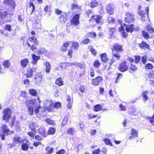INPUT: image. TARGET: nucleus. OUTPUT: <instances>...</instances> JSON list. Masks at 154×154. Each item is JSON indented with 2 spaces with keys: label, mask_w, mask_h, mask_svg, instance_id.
<instances>
[{
  "label": "nucleus",
  "mask_w": 154,
  "mask_h": 154,
  "mask_svg": "<svg viewBox=\"0 0 154 154\" xmlns=\"http://www.w3.org/2000/svg\"><path fill=\"white\" fill-rule=\"evenodd\" d=\"M149 79L154 78V72L153 71H151L149 74Z\"/></svg>",
  "instance_id": "obj_54"
},
{
  "label": "nucleus",
  "mask_w": 154,
  "mask_h": 154,
  "mask_svg": "<svg viewBox=\"0 0 154 154\" xmlns=\"http://www.w3.org/2000/svg\"><path fill=\"white\" fill-rule=\"evenodd\" d=\"M2 113V118L3 120L5 121L6 122H8L11 115V110L10 109L7 108L3 111Z\"/></svg>",
  "instance_id": "obj_1"
},
{
  "label": "nucleus",
  "mask_w": 154,
  "mask_h": 154,
  "mask_svg": "<svg viewBox=\"0 0 154 154\" xmlns=\"http://www.w3.org/2000/svg\"><path fill=\"white\" fill-rule=\"evenodd\" d=\"M46 50L44 48H41L35 51V53L38 55H42L46 52Z\"/></svg>",
  "instance_id": "obj_24"
},
{
  "label": "nucleus",
  "mask_w": 154,
  "mask_h": 154,
  "mask_svg": "<svg viewBox=\"0 0 154 154\" xmlns=\"http://www.w3.org/2000/svg\"><path fill=\"white\" fill-rule=\"evenodd\" d=\"M98 5V2L96 0H94L91 2L90 6L91 8H94L96 7Z\"/></svg>",
  "instance_id": "obj_41"
},
{
  "label": "nucleus",
  "mask_w": 154,
  "mask_h": 154,
  "mask_svg": "<svg viewBox=\"0 0 154 154\" xmlns=\"http://www.w3.org/2000/svg\"><path fill=\"white\" fill-rule=\"evenodd\" d=\"M67 117L66 116H64L62 121V124L63 125H66L67 122Z\"/></svg>",
  "instance_id": "obj_56"
},
{
  "label": "nucleus",
  "mask_w": 154,
  "mask_h": 154,
  "mask_svg": "<svg viewBox=\"0 0 154 154\" xmlns=\"http://www.w3.org/2000/svg\"><path fill=\"white\" fill-rule=\"evenodd\" d=\"M131 113L134 115H136L138 113V112L137 111V110L136 109L134 108L132 110V111L131 112Z\"/></svg>",
  "instance_id": "obj_60"
},
{
  "label": "nucleus",
  "mask_w": 154,
  "mask_h": 154,
  "mask_svg": "<svg viewBox=\"0 0 154 154\" xmlns=\"http://www.w3.org/2000/svg\"><path fill=\"white\" fill-rule=\"evenodd\" d=\"M75 130L74 128H69L67 131V133L69 135H72L75 133Z\"/></svg>",
  "instance_id": "obj_42"
},
{
  "label": "nucleus",
  "mask_w": 154,
  "mask_h": 154,
  "mask_svg": "<svg viewBox=\"0 0 154 154\" xmlns=\"http://www.w3.org/2000/svg\"><path fill=\"white\" fill-rule=\"evenodd\" d=\"M142 33L143 36L146 38H148L149 37V35L148 33L146 32L145 30L142 31Z\"/></svg>",
  "instance_id": "obj_48"
},
{
  "label": "nucleus",
  "mask_w": 154,
  "mask_h": 154,
  "mask_svg": "<svg viewBox=\"0 0 154 154\" xmlns=\"http://www.w3.org/2000/svg\"><path fill=\"white\" fill-rule=\"evenodd\" d=\"M103 141L106 144L112 146V144L109 139L106 138L104 139Z\"/></svg>",
  "instance_id": "obj_43"
},
{
  "label": "nucleus",
  "mask_w": 154,
  "mask_h": 154,
  "mask_svg": "<svg viewBox=\"0 0 154 154\" xmlns=\"http://www.w3.org/2000/svg\"><path fill=\"white\" fill-rule=\"evenodd\" d=\"M102 80V78L101 77L98 76L92 79L91 83L93 85H98L100 84Z\"/></svg>",
  "instance_id": "obj_11"
},
{
  "label": "nucleus",
  "mask_w": 154,
  "mask_h": 154,
  "mask_svg": "<svg viewBox=\"0 0 154 154\" xmlns=\"http://www.w3.org/2000/svg\"><path fill=\"white\" fill-rule=\"evenodd\" d=\"M35 83L39 85L42 81V76L41 73H36L34 76Z\"/></svg>",
  "instance_id": "obj_9"
},
{
  "label": "nucleus",
  "mask_w": 154,
  "mask_h": 154,
  "mask_svg": "<svg viewBox=\"0 0 154 154\" xmlns=\"http://www.w3.org/2000/svg\"><path fill=\"white\" fill-rule=\"evenodd\" d=\"M146 29L149 33H152L154 32V29L150 25H148L146 26Z\"/></svg>",
  "instance_id": "obj_44"
},
{
  "label": "nucleus",
  "mask_w": 154,
  "mask_h": 154,
  "mask_svg": "<svg viewBox=\"0 0 154 154\" xmlns=\"http://www.w3.org/2000/svg\"><path fill=\"white\" fill-rule=\"evenodd\" d=\"M128 63L127 61H123L119 66V70L122 72L126 71L128 68Z\"/></svg>",
  "instance_id": "obj_5"
},
{
  "label": "nucleus",
  "mask_w": 154,
  "mask_h": 154,
  "mask_svg": "<svg viewBox=\"0 0 154 154\" xmlns=\"http://www.w3.org/2000/svg\"><path fill=\"white\" fill-rule=\"evenodd\" d=\"M15 129L18 131L20 132V131L19 122L18 121H17L16 122Z\"/></svg>",
  "instance_id": "obj_45"
},
{
  "label": "nucleus",
  "mask_w": 154,
  "mask_h": 154,
  "mask_svg": "<svg viewBox=\"0 0 154 154\" xmlns=\"http://www.w3.org/2000/svg\"><path fill=\"white\" fill-rule=\"evenodd\" d=\"M90 50L93 55H95L97 54V52L93 48L92 46L89 47Z\"/></svg>",
  "instance_id": "obj_52"
},
{
  "label": "nucleus",
  "mask_w": 154,
  "mask_h": 154,
  "mask_svg": "<svg viewBox=\"0 0 154 154\" xmlns=\"http://www.w3.org/2000/svg\"><path fill=\"white\" fill-rule=\"evenodd\" d=\"M3 2L10 6L13 8H14L15 7L14 2L13 0H3Z\"/></svg>",
  "instance_id": "obj_14"
},
{
  "label": "nucleus",
  "mask_w": 154,
  "mask_h": 154,
  "mask_svg": "<svg viewBox=\"0 0 154 154\" xmlns=\"http://www.w3.org/2000/svg\"><path fill=\"white\" fill-rule=\"evenodd\" d=\"M107 21L109 23H114L115 20L114 18L110 16H108Z\"/></svg>",
  "instance_id": "obj_47"
},
{
  "label": "nucleus",
  "mask_w": 154,
  "mask_h": 154,
  "mask_svg": "<svg viewBox=\"0 0 154 154\" xmlns=\"http://www.w3.org/2000/svg\"><path fill=\"white\" fill-rule=\"evenodd\" d=\"M79 90L82 92H85V86L83 85H81Z\"/></svg>",
  "instance_id": "obj_62"
},
{
  "label": "nucleus",
  "mask_w": 154,
  "mask_h": 154,
  "mask_svg": "<svg viewBox=\"0 0 154 154\" xmlns=\"http://www.w3.org/2000/svg\"><path fill=\"white\" fill-rule=\"evenodd\" d=\"M153 66L150 63L147 64L145 66L146 69H150L153 68Z\"/></svg>",
  "instance_id": "obj_58"
},
{
  "label": "nucleus",
  "mask_w": 154,
  "mask_h": 154,
  "mask_svg": "<svg viewBox=\"0 0 154 154\" xmlns=\"http://www.w3.org/2000/svg\"><path fill=\"white\" fill-rule=\"evenodd\" d=\"M72 45L73 48L76 50L78 49L79 47V44L77 42H73Z\"/></svg>",
  "instance_id": "obj_50"
},
{
  "label": "nucleus",
  "mask_w": 154,
  "mask_h": 154,
  "mask_svg": "<svg viewBox=\"0 0 154 154\" xmlns=\"http://www.w3.org/2000/svg\"><path fill=\"white\" fill-rule=\"evenodd\" d=\"M12 15L8 11H4L1 13L0 12V25H2L3 23V20L6 17L7 18Z\"/></svg>",
  "instance_id": "obj_3"
},
{
  "label": "nucleus",
  "mask_w": 154,
  "mask_h": 154,
  "mask_svg": "<svg viewBox=\"0 0 154 154\" xmlns=\"http://www.w3.org/2000/svg\"><path fill=\"white\" fill-rule=\"evenodd\" d=\"M102 19V17L98 15H92L91 17V20H94L97 23H99Z\"/></svg>",
  "instance_id": "obj_19"
},
{
  "label": "nucleus",
  "mask_w": 154,
  "mask_h": 154,
  "mask_svg": "<svg viewBox=\"0 0 154 154\" xmlns=\"http://www.w3.org/2000/svg\"><path fill=\"white\" fill-rule=\"evenodd\" d=\"M30 2L29 3V7H32V12L31 13V14H32L33 12L35 11V7L34 5V4L32 2L34 1V0H29Z\"/></svg>",
  "instance_id": "obj_37"
},
{
  "label": "nucleus",
  "mask_w": 154,
  "mask_h": 154,
  "mask_svg": "<svg viewBox=\"0 0 154 154\" xmlns=\"http://www.w3.org/2000/svg\"><path fill=\"white\" fill-rule=\"evenodd\" d=\"M131 69L133 71H135L137 69V68L134 63H131L130 67Z\"/></svg>",
  "instance_id": "obj_53"
},
{
  "label": "nucleus",
  "mask_w": 154,
  "mask_h": 154,
  "mask_svg": "<svg viewBox=\"0 0 154 154\" xmlns=\"http://www.w3.org/2000/svg\"><path fill=\"white\" fill-rule=\"evenodd\" d=\"M71 65H76L81 69L84 68L85 66L84 63H71Z\"/></svg>",
  "instance_id": "obj_33"
},
{
  "label": "nucleus",
  "mask_w": 154,
  "mask_h": 154,
  "mask_svg": "<svg viewBox=\"0 0 154 154\" xmlns=\"http://www.w3.org/2000/svg\"><path fill=\"white\" fill-rule=\"evenodd\" d=\"M112 53L113 56L117 58V60H119L120 57V54L113 51L112 48Z\"/></svg>",
  "instance_id": "obj_36"
},
{
  "label": "nucleus",
  "mask_w": 154,
  "mask_h": 154,
  "mask_svg": "<svg viewBox=\"0 0 154 154\" xmlns=\"http://www.w3.org/2000/svg\"><path fill=\"white\" fill-rule=\"evenodd\" d=\"M38 131L40 134L44 137H46L48 134L46 132L45 128L41 127L39 128Z\"/></svg>",
  "instance_id": "obj_18"
},
{
  "label": "nucleus",
  "mask_w": 154,
  "mask_h": 154,
  "mask_svg": "<svg viewBox=\"0 0 154 154\" xmlns=\"http://www.w3.org/2000/svg\"><path fill=\"white\" fill-rule=\"evenodd\" d=\"M36 132L34 131H30L28 133V134L31 137H33L35 135Z\"/></svg>",
  "instance_id": "obj_63"
},
{
  "label": "nucleus",
  "mask_w": 154,
  "mask_h": 154,
  "mask_svg": "<svg viewBox=\"0 0 154 154\" xmlns=\"http://www.w3.org/2000/svg\"><path fill=\"white\" fill-rule=\"evenodd\" d=\"M10 63L9 60H5L3 63V65L5 68H8L10 66Z\"/></svg>",
  "instance_id": "obj_38"
},
{
  "label": "nucleus",
  "mask_w": 154,
  "mask_h": 154,
  "mask_svg": "<svg viewBox=\"0 0 154 154\" xmlns=\"http://www.w3.org/2000/svg\"><path fill=\"white\" fill-rule=\"evenodd\" d=\"M138 45L139 46L141 49H145L146 48L147 49H149L150 48L149 45L144 41H142L141 43L138 44Z\"/></svg>",
  "instance_id": "obj_15"
},
{
  "label": "nucleus",
  "mask_w": 154,
  "mask_h": 154,
  "mask_svg": "<svg viewBox=\"0 0 154 154\" xmlns=\"http://www.w3.org/2000/svg\"><path fill=\"white\" fill-rule=\"evenodd\" d=\"M5 29L9 32H11L12 30L11 26L9 24H7L5 26Z\"/></svg>",
  "instance_id": "obj_51"
},
{
  "label": "nucleus",
  "mask_w": 154,
  "mask_h": 154,
  "mask_svg": "<svg viewBox=\"0 0 154 154\" xmlns=\"http://www.w3.org/2000/svg\"><path fill=\"white\" fill-rule=\"evenodd\" d=\"M22 139L20 137H19L17 135H15L14 139V142H21L22 141Z\"/></svg>",
  "instance_id": "obj_31"
},
{
  "label": "nucleus",
  "mask_w": 154,
  "mask_h": 154,
  "mask_svg": "<svg viewBox=\"0 0 154 154\" xmlns=\"http://www.w3.org/2000/svg\"><path fill=\"white\" fill-rule=\"evenodd\" d=\"M31 56L33 60L32 63L33 64H35L37 63L38 60L40 59V57L39 56H37L34 54H32Z\"/></svg>",
  "instance_id": "obj_23"
},
{
  "label": "nucleus",
  "mask_w": 154,
  "mask_h": 154,
  "mask_svg": "<svg viewBox=\"0 0 154 154\" xmlns=\"http://www.w3.org/2000/svg\"><path fill=\"white\" fill-rule=\"evenodd\" d=\"M79 14L75 15L71 20V24L73 25L77 26L79 23Z\"/></svg>",
  "instance_id": "obj_10"
},
{
  "label": "nucleus",
  "mask_w": 154,
  "mask_h": 154,
  "mask_svg": "<svg viewBox=\"0 0 154 154\" xmlns=\"http://www.w3.org/2000/svg\"><path fill=\"white\" fill-rule=\"evenodd\" d=\"M15 120L16 119L14 117H13L12 118V119L9 122V125L10 126H12L14 125V123L15 121Z\"/></svg>",
  "instance_id": "obj_55"
},
{
  "label": "nucleus",
  "mask_w": 154,
  "mask_h": 154,
  "mask_svg": "<svg viewBox=\"0 0 154 154\" xmlns=\"http://www.w3.org/2000/svg\"><path fill=\"white\" fill-rule=\"evenodd\" d=\"M44 65H45L46 66L45 71L47 73H49L51 69V65L50 63L48 62H45L44 63Z\"/></svg>",
  "instance_id": "obj_25"
},
{
  "label": "nucleus",
  "mask_w": 154,
  "mask_h": 154,
  "mask_svg": "<svg viewBox=\"0 0 154 154\" xmlns=\"http://www.w3.org/2000/svg\"><path fill=\"white\" fill-rule=\"evenodd\" d=\"M32 102V100H31L29 101L27 100V101L26 102L27 105L28 106V111L29 113V114L30 115H32L33 112V104Z\"/></svg>",
  "instance_id": "obj_7"
},
{
  "label": "nucleus",
  "mask_w": 154,
  "mask_h": 154,
  "mask_svg": "<svg viewBox=\"0 0 154 154\" xmlns=\"http://www.w3.org/2000/svg\"><path fill=\"white\" fill-rule=\"evenodd\" d=\"M29 40L31 42H32L34 45H36L37 43V40L35 36H32L29 38Z\"/></svg>",
  "instance_id": "obj_34"
},
{
  "label": "nucleus",
  "mask_w": 154,
  "mask_h": 154,
  "mask_svg": "<svg viewBox=\"0 0 154 154\" xmlns=\"http://www.w3.org/2000/svg\"><path fill=\"white\" fill-rule=\"evenodd\" d=\"M38 125L36 122H31L29 124V128L32 131L36 132V129L39 127Z\"/></svg>",
  "instance_id": "obj_12"
},
{
  "label": "nucleus",
  "mask_w": 154,
  "mask_h": 154,
  "mask_svg": "<svg viewBox=\"0 0 154 154\" xmlns=\"http://www.w3.org/2000/svg\"><path fill=\"white\" fill-rule=\"evenodd\" d=\"M61 106V103L59 102H57L55 103L54 105V107L57 109L59 108Z\"/></svg>",
  "instance_id": "obj_59"
},
{
  "label": "nucleus",
  "mask_w": 154,
  "mask_h": 154,
  "mask_svg": "<svg viewBox=\"0 0 154 154\" xmlns=\"http://www.w3.org/2000/svg\"><path fill=\"white\" fill-rule=\"evenodd\" d=\"M30 94L33 96H36L37 94L36 91L34 89H30L29 91Z\"/></svg>",
  "instance_id": "obj_40"
},
{
  "label": "nucleus",
  "mask_w": 154,
  "mask_h": 154,
  "mask_svg": "<svg viewBox=\"0 0 154 154\" xmlns=\"http://www.w3.org/2000/svg\"><path fill=\"white\" fill-rule=\"evenodd\" d=\"M70 64L71 65V63L63 62L61 63L60 66L62 69H66Z\"/></svg>",
  "instance_id": "obj_26"
},
{
  "label": "nucleus",
  "mask_w": 154,
  "mask_h": 154,
  "mask_svg": "<svg viewBox=\"0 0 154 154\" xmlns=\"http://www.w3.org/2000/svg\"><path fill=\"white\" fill-rule=\"evenodd\" d=\"M27 46L29 47H30V49L32 51H34L37 49V48L33 44L32 45L28 42L27 43Z\"/></svg>",
  "instance_id": "obj_39"
},
{
  "label": "nucleus",
  "mask_w": 154,
  "mask_h": 154,
  "mask_svg": "<svg viewBox=\"0 0 154 154\" xmlns=\"http://www.w3.org/2000/svg\"><path fill=\"white\" fill-rule=\"evenodd\" d=\"M37 68L35 67H32V68H29L27 69V73L26 74V76L27 78L32 77L33 75V73L35 72Z\"/></svg>",
  "instance_id": "obj_8"
},
{
  "label": "nucleus",
  "mask_w": 154,
  "mask_h": 154,
  "mask_svg": "<svg viewBox=\"0 0 154 154\" xmlns=\"http://www.w3.org/2000/svg\"><path fill=\"white\" fill-rule=\"evenodd\" d=\"M145 10L146 11V13L145 11H139L138 13L141 16V20L143 21L145 20V18L148 17V13L149 11V8L147 7L146 8Z\"/></svg>",
  "instance_id": "obj_6"
},
{
  "label": "nucleus",
  "mask_w": 154,
  "mask_h": 154,
  "mask_svg": "<svg viewBox=\"0 0 154 154\" xmlns=\"http://www.w3.org/2000/svg\"><path fill=\"white\" fill-rule=\"evenodd\" d=\"M119 31L121 32L122 35L124 38H126L128 36V34L125 31L124 26H123L122 25H121V27L119 28Z\"/></svg>",
  "instance_id": "obj_20"
},
{
  "label": "nucleus",
  "mask_w": 154,
  "mask_h": 154,
  "mask_svg": "<svg viewBox=\"0 0 154 154\" xmlns=\"http://www.w3.org/2000/svg\"><path fill=\"white\" fill-rule=\"evenodd\" d=\"M100 57L102 61L103 62H106L108 60V58L105 53L101 54Z\"/></svg>",
  "instance_id": "obj_27"
},
{
  "label": "nucleus",
  "mask_w": 154,
  "mask_h": 154,
  "mask_svg": "<svg viewBox=\"0 0 154 154\" xmlns=\"http://www.w3.org/2000/svg\"><path fill=\"white\" fill-rule=\"evenodd\" d=\"M94 110L95 112H98L101 110L102 109V106L100 104H97L94 107Z\"/></svg>",
  "instance_id": "obj_28"
},
{
  "label": "nucleus",
  "mask_w": 154,
  "mask_h": 154,
  "mask_svg": "<svg viewBox=\"0 0 154 154\" xmlns=\"http://www.w3.org/2000/svg\"><path fill=\"white\" fill-rule=\"evenodd\" d=\"M123 26H124L127 32H132L134 30V25L133 24L130 25H127L126 24L124 23Z\"/></svg>",
  "instance_id": "obj_13"
},
{
  "label": "nucleus",
  "mask_w": 154,
  "mask_h": 154,
  "mask_svg": "<svg viewBox=\"0 0 154 154\" xmlns=\"http://www.w3.org/2000/svg\"><path fill=\"white\" fill-rule=\"evenodd\" d=\"M45 121L48 123L53 125L55 124V122L54 121L51 120L49 119H46Z\"/></svg>",
  "instance_id": "obj_49"
},
{
  "label": "nucleus",
  "mask_w": 154,
  "mask_h": 154,
  "mask_svg": "<svg viewBox=\"0 0 154 154\" xmlns=\"http://www.w3.org/2000/svg\"><path fill=\"white\" fill-rule=\"evenodd\" d=\"M21 66L23 68L26 67L29 63V60L28 59H22L20 62Z\"/></svg>",
  "instance_id": "obj_21"
},
{
  "label": "nucleus",
  "mask_w": 154,
  "mask_h": 154,
  "mask_svg": "<svg viewBox=\"0 0 154 154\" xmlns=\"http://www.w3.org/2000/svg\"><path fill=\"white\" fill-rule=\"evenodd\" d=\"M134 20V17L132 13H127L126 14L125 21L126 23H129L133 22Z\"/></svg>",
  "instance_id": "obj_2"
},
{
  "label": "nucleus",
  "mask_w": 154,
  "mask_h": 154,
  "mask_svg": "<svg viewBox=\"0 0 154 154\" xmlns=\"http://www.w3.org/2000/svg\"><path fill=\"white\" fill-rule=\"evenodd\" d=\"M55 132V129L54 128L50 127L49 128L48 133V134H53Z\"/></svg>",
  "instance_id": "obj_32"
},
{
  "label": "nucleus",
  "mask_w": 154,
  "mask_h": 154,
  "mask_svg": "<svg viewBox=\"0 0 154 154\" xmlns=\"http://www.w3.org/2000/svg\"><path fill=\"white\" fill-rule=\"evenodd\" d=\"M106 9L107 12L110 15L113 14V13L114 8L113 7L112 5V4H109L107 5L106 8Z\"/></svg>",
  "instance_id": "obj_16"
},
{
  "label": "nucleus",
  "mask_w": 154,
  "mask_h": 154,
  "mask_svg": "<svg viewBox=\"0 0 154 154\" xmlns=\"http://www.w3.org/2000/svg\"><path fill=\"white\" fill-rule=\"evenodd\" d=\"M100 63L98 60H96L94 63V66L96 67H98L100 65Z\"/></svg>",
  "instance_id": "obj_64"
},
{
  "label": "nucleus",
  "mask_w": 154,
  "mask_h": 154,
  "mask_svg": "<svg viewBox=\"0 0 154 154\" xmlns=\"http://www.w3.org/2000/svg\"><path fill=\"white\" fill-rule=\"evenodd\" d=\"M148 94V91H143L142 94V96L143 98V100L144 102H146L148 100V96L147 94Z\"/></svg>",
  "instance_id": "obj_29"
},
{
  "label": "nucleus",
  "mask_w": 154,
  "mask_h": 154,
  "mask_svg": "<svg viewBox=\"0 0 154 154\" xmlns=\"http://www.w3.org/2000/svg\"><path fill=\"white\" fill-rule=\"evenodd\" d=\"M131 135L132 136H130L129 137V139L132 140L134 137H137L138 136V133L137 131L134 128H132L131 131Z\"/></svg>",
  "instance_id": "obj_17"
},
{
  "label": "nucleus",
  "mask_w": 154,
  "mask_h": 154,
  "mask_svg": "<svg viewBox=\"0 0 154 154\" xmlns=\"http://www.w3.org/2000/svg\"><path fill=\"white\" fill-rule=\"evenodd\" d=\"M35 138L36 140L38 141H40L42 140V137L39 135H37L35 137Z\"/></svg>",
  "instance_id": "obj_61"
},
{
  "label": "nucleus",
  "mask_w": 154,
  "mask_h": 154,
  "mask_svg": "<svg viewBox=\"0 0 154 154\" xmlns=\"http://www.w3.org/2000/svg\"><path fill=\"white\" fill-rule=\"evenodd\" d=\"M2 132L0 133V136L2 137V139H5V136H7L8 134L10 131L6 125H4L2 127Z\"/></svg>",
  "instance_id": "obj_4"
},
{
  "label": "nucleus",
  "mask_w": 154,
  "mask_h": 154,
  "mask_svg": "<svg viewBox=\"0 0 154 154\" xmlns=\"http://www.w3.org/2000/svg\"><path fill=\"white\" fill-rule=\"evenodd\" d=\"M46 150L48 153L50 154L52 153L53 151V149L52 147L48 146L46 149Z\"/></svg>",
  "instance_id": "obj_46"
},
{
  "label": "nucleus",
  "mask_w": 154,
  "mask_h": 154,
  "mask_svg": "<svg viewBox=\"0 0 154 154\" xmlns=\"http://www.w3.org/2000/svg\"><path fill=\"white\" fill-rule=\"evenodd\" d=\"M113 50L114 51L117 52H119L122 50V46L118 44H115L113 45Z\"/></svg>",
  "instance_id": "obj_22"
},
{
  "label": "nucleus",
  "mask_w": 154,
  "mask_h": 154,
  "mask_svg": "<svg viewBox=\"0 0 154 154\" xmlns=\"http://www.w3.org/2000/svg\"><path fill=\"white\" fill-rule=\"evenodd\" d=\"M56 84L59 86H60L63 85V82L62 79L60 78L58 79L55 82Z\"/></svg>",
  "instance_id": "obj_35"
},
{
  "label": "nucleus",
  "mask_w": 154,
  "mask_h": 154,
  "mask_svg": "<svg viewBox=\"0 0 154 154\" xmlns=\"http://www.w3.org/2000/svg\"><path fill=\"white\" fill-rule=\"evenodd\" d=\"M69 45L68 42L64 43L63 45L61 47V50L63 51H66L67 49V47Z\"/></svg>",
  "instance_id": "obj_30"
},
{
  "label": "nucleus",
  "mask_w": 154,
  "mask_h": 154,
  "mask_svg": "<svg viewBox=\"0 0 154 154\" xmlns=\"http://www.w3.org/2000/svg\"><path fill=\"white\" fill-rule=\"evenodd\" d=\"M22 148L23 150H27L28 149V145L26 144H23L22 145Z\"/></svg>",
  "instance_id": "obj_57"
}]
</instances>
